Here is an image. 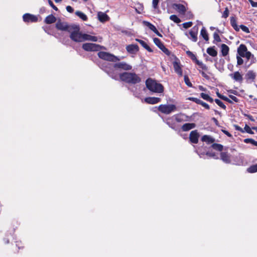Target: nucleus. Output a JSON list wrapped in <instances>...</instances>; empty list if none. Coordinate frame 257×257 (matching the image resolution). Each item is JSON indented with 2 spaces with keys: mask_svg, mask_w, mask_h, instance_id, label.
Masks as SVG:
<instances>
[{
  "mask_svg": "<svg viewBox=\"0 0 257 257\" xmlns=\"http://www.w3.org/2000/svg\"><path fill=\"white\" fill-rule=\"evenodd\" d=\"M200 34L205 41H208L209 37L208 36V33L204 27H203L202 28V29L201 30Z\"/></svg>",
  "mask_w": 257,
  "mask_h": 257,
  "instance_id": "26",
  "label": "nucleus"
},
{
  "mask_svg": "<svg viewBox=\"0 0 257 257\" xmlns=\"http://www.w3.org/2000/svg\"><path fill=\"white\" fill-rule=\"evenodd\" d=\"M242 57H245L246 58L247 60H249V59H250L251 57L253 58V55L251 54V53L249 52V51H247L244 55V56Z\"/></svg>",
  "mask_w": 257,
  "mask_h": 257,
  "instance_id": "40",
  "label": "nucleus"
},
{
  "mask_svg": "<svg viewBox=\"0 0 257 257\" xmlns=\"http://www.w3.org/2000/svg\"><path fill=\"white\" fill-rule=\"evenodd\" d=\"M164 53H165L167 55H170V52L169 50L167 49L165 46H163V47L161 49Z\"/></svg>",
  "mask_w": 257,
  "mask_h": 257,
  "instance_id": "45",
  "label": "nucleus"
},
{
  "mask_svg": "<svg viewBox=\"0 0 257 257\" xmlns=\"http://www.w3.org/2000/svg\"><path fill=\"white\" fill-rule=\"evenodd\" d=\"M23 19L25 22H36L38 21L37 16L30 14H24Z\"/></svg>",
  "mask_w": 257,
  "mask_h": 257,
  "instance_id": "9",
  "label": "nucleus"
},
{
  "mask_svg": "<svg viewBox=\"0 0 257 257\" xmlns=\"http://www.w3.org/2000/svg\"><path fill=\"white\" fill-rule=\"evenodd\" d=\"M184 81L185 84L189 87H192V85L191 82L190 81V80L188 78V77L186 75L184 76Z\"/></svg>",
  "mask_w": 257,
  "mask_h": 257,
  "instance_id": "37",
  "label": "nucleus"
},
{
  "mask_svg": "<svg viewBox=\"0 0 257 257\" xmlns=\"http://www.w3.org/2000/svg\"><path fill=\"white\" fill-rule=\"evenodd\" d=\"M66 10L69 13H72L74 11L73 9L69 6L66 7Z\"/></svg>",
  "mask_w": 257,
  "mask_h": 257,
  "instance_id": "50",
  "label": "nucleus"
},
{
  "mask_svg": "<svg viewBox=\"0 0 257 257\" xmlns=\"http://www.w3.org/2000/svg\"><path fill=\"white\" fill-rule=\"evenodd\" d=\"M236 129L238 131L241 132H243L242 129L241 127H240L239 126H236Z\"/></svg>",
  "mask_w": 257,
  "mask_h": 257,
  "instance_id": "58",
  "label": "nucleus"
},
{
  "mask_svg": "<svg viewBox=\"0 0 257 257\" xmlns=\"http://www.w3.org/2000/svg\"><path fill=\"white\" fill-rule=\"evenodd\" d=\"M56 3H59L62 1V0H54Z\"/></svg>",
  "mask_w": 257,
  "mask_h": 257,
  "instance_id": "62",
  "label": "nucleus"
},
{
  "mask_svg": "<svg viewBox=\"0 0 257 257\" xmlns=\"http://www.w3.org/2000/svg\"><path fill=\"white\" fill-rule=\"evenodd\" d=\"M221 53L223 56H226L229 51V47L225 44H223L221 46Z\"/></svg>",
  "mask_w": 257,
  "mask_h": 257,
  "instance_id": "25",
  "label": "nucleus"
},
{
  "mask_svg": "<svg viewBox=\"0 0 257 257\" xmlns=\"http://www.w3.org/2000/svg\"><path fill=\"white\" fill-rule=\"evenodd\" d=\"M195 127V124L194 123H186L182 126L183 131H188Z\"/></svg>",
  "mask_w": 257,
  "mask_h": 257,
  "instance_id": "20",
  "label": "nucleus"
},
{
  "mask_svg": "<svg viewBox=\"0 0 257 257\" xmlns=\"http://www.w3.org/2000/svg\"><path fill=\"white\" fill-rule=\"evenodd\" d=\"M49 4L55 10L57 11L58 10L57 8L54 5L51 1L49 0Z\"/></svg>",
  "mask_w": 257,
  "mask_h": 257,
  "instance_id": "52",
  "label": "nucleus"
},
{
  "mask_svg": "<svg viewBox=\"0 0 257 257\" xmlns=\"http://www.w3.org/2000/svg\"><path fill=\"white\" fill-rule=\"evenodd\" d=\"M175 118H176V120L177 121H180V119H179L178 118V116L177 115L175 116Z\"/></svg>",
  "mask_w": 257,
  "mask_h": 257,
  "instance_id": "61",
  "label": "nucleus"
},
{
  "mask_svg": "<svg viewBox=\"0 0 257 257\" xmlns=\"http://www.w3.org/2000/svg\"><path fill=\"white\" fill-rule=\"evenodd\" d=\"M247 75L249 78L254 79L255 75L252 71H249L247 73Z\"/></svg>",
  "mask_w": 257,
  "mask_h": 257,
  "instance_id": "46",
  "label": "nucleus"
},
{
  "mask_svg": "<svg viewBox=\"0 0 257 257\" xmlns=\"http://www.w3.org/2000/svg\"><path fill=\"white\" fill-rule=\"evenodd\" d=\"M206 155L209 156V157H213L215 159H217V158H215V153H206Z\"/></svg>",
  "mask_w": 257,
  "mask_h": 257,
  "instance_id": "51",
  "label": "nucleus"
},
{
  "mask_svg": "<svg viewBox=\"0 0 257 257\" xmlns=\"http://www.w3.org/2000/svg\"><path fill=\"white\" fill-rule=\"evenodd\" d=\"M212 147L214 149L219 151H222L223 149V146L220 144H213L212 145Z\"/></svg>",
  "mask_w": 257,
  "mask_h": 257,
  "instance_id": "35",
  "label": "nucleus"
},
{
  "mask_svg": "<svg viewBox=\"0 0 257 257\" xmlns=\"http://www.w3.org/2000/svg\"><path fill=\"white\" fill-rule=\"evenodd\" d=\"M146 85L147 88L153 92L160 93L164 91V86L151 78L146 80Z\"/></svg>",
  "mask_w": 257,
  "mask_h": 257,
  "instance_id": "1",
  "label": "nucleus"
},
{
  "mask_svg": "<svg viewBox=\"0 0 257 257\" xmlns=\"http://www.w3.org/2000/svg\"><path fill=\"white\" fill-rule=\"evenodd\" d=\"M201 96L203 99H204L208 101H209L211 102H212L213 101V98H212L211 97H210L209 95H208L207 94H205L204 93H201Z\"/></svg>",
  "mask_w": 257,
  "mask_h": 257,
  "instance_id": "33",
  "label": "nucleus"
},
{
  "mask_svg": "<svg viewBox=\"0 0 257 257\" xmlns=\"http://www.w3.org/2000/svg\"><path fill=\"white\" fill-rule=\"evenodd\" d=\"M237 64L240 65L243 64V60L240 56H237Z\"/></svg>",
  "mask_w": 257,
  "mask_h": 257,
  "instance_id": "47",
  "label": "nucleus"
},
{
  "mask_svg": "<svg viewBox=\"0 0 257 257\" xmlns=\"http://www.w3.org/2000/svg\"><path fill=\"white\" fill-rule=\"evenodd\" d=\"M221 159L225 163H230V155L226 152H222L220 154Z\"/></svg>",
  "mask_w": 257,
  "mask_h": 257,
  "instance_id": "17",
  "label": "nucleus"
},
{
  "mask_svg": "<svg viewBox=\"0 0 257 257\" xmlns=\"http://www.w3.org/2000/svg\"><path fill=\"white\" fill-rule=\"evenodd\" d=\"M56 21V18L52 15H49L47 16L45 20V22L46 24H50L55 22Z\"/></svg>",
  "mask_w": 257,
  "mask_h": 257,
  "instance_id": "23",
  "label": "nucleus"
},
{
  "mask_svg": "<svg viewBox=\"0 0 257 257\" xmlns=\"http://www.w3.org/2000/svg\"><path fill=\"white\" fill-rule=\"evenodd\" d=\"M247 171L250 173H253L257 172V164L253 165L247 168Z\"/></svg>",
  "mask_w": 257,
  "mask_h": 257,
  "instance_id": "31",
  "label": "nucleus"
},
{
  "mask_svg": "<svg viewBox=\"0 0 257 257\" xmlns=\"http://www.w3.org/2000/svg\"><path fill=\"white\" fill-rule=\"evenodd\" d=\"M82 48L86 51H97L101 49V47L94 43H84L82 45Z\"/></svg>",
  "mask_w": 257,
  "mask_h": 257,
  "instance_id": "6",
  "label": "nucleus"
},
{
  "mask_svg": "<svg viewBox=\"0 0 257 257\" xmlns=\"http://www.w3.org/2000/svg\"><path fill=\"white\" fill-rule=\"evenodd\" d=\"M192 25V23L191 22L184 23L183 24V27L185 29H187L190 27H191Z\"/></svg>",
  "mask_w": 257,
  "mask_h": 257,
  "instance_id": "44",
  "label": "nucleus"
},
{
  "mask_svg": "<svg viewBox=\"0 0 257 257\" xmlns=\"http://www.w3.org/2000/svg\"><path fill=\"white\" fill-rule=\"evenodd\" d=\"M222 131L228 137H231V135L228 132H227V131L223 130Z\"/></svg>",
  "mask_w": 257,
  "mask_h": 257,
  "instance_id": "55",
  "label": "nucleus"
},
{
  "mask_svg": "<svg viewBox=\"0 0 257 257\" xmlns=\"http://www.w3.org/2000/svg\"><path fill=\"white\" fill-rule=\"evenodd\" d=\"M213 38H214V42L216 41L217 42H221V39L220 38V37L217 33L215 32L213 34Z\"/></svg>",
  "mask_w": 257,
  "mask_h": 257,
  "instance_id": "38",
  "label": "nucleus"
},
{
  "mask_svg": "<svg viewBox=\"0 0 257 257\" xmlns=\"http://www.w3.org/2000/svg\"><path fill=\"white\" fill-rule=\"evenodd\" d=\"M172 56L174 58V60L173 62V65L175 72L179 76H182L183 75V72L180 61L178 58H177L174 56L172 55Z\"/></svg>",
  "mask_w": 257,
  "mask_h": 257,
  "instance_id": "7",
  "label": "nucleus"
},
{
  "mask_svg": "<svg viewBox=\"0 0 257 257\" xmlns=\"http://www.w3.org/2000/svg\"><path fill=\"white\" fill-rule=\"evenodd\" d=\"M244 130L246 132L250 134H253V132L251 131V128L249 126L246 124L244 127Z\"/></svg>",
  "mask_w": 257,
  "mask_h": 257,
  "instance_id": "42",
  "label": "nucleus"
},
{
  "mask_svg": "<svg viewBox=\"0 0 257 257\" xmlns=\"http://www.w3.org/2000/svg\"><path fill=\"white\" fill-rule=\"evenodd\" d=\"M215 102L221 108L225 109L226 108L225 105L223 103V102L218 99H215Z\"/></svg>",
  "mask_w": 257,
  "mask_h": 257,
  "instance_id": "39",
  "label": "nucleus"
},
{
  "mask_svg": "<svg viewBox=\"0 0 257 257\" xmlns=\"http://www.w3.org/2000/svg\"><path fill=\"white\" fill-rule=\"evenodd\" d=\"M98 56L100 58L109 61L115 62L119 60L116 56L105 52H98Z\"/></svg>",
  "mask_w": 257,
  "mask_h": 257,
  "instance_id": "5",
  "label": "nucleus"
},
{
  "mask_svg": "<svg viewBox=\"0 0 257 257\" xmlns=\"http://www.w3.org/2000/svg\"><path fill=\"white\" fill-rule=\"evenodd\" d=\"M247 52L246 47L243 44H241L237 49V53L240 57H243Z\"/></svg>",
  "mask_w": 257,
  "mask_h": 257,
  "instance_id": "19",
  "label": "nucleus"
},
{
  "mask_svg": "<svg viewBox=\"0 0 257 257\" xmlns=\"http://www.w3.org/2000/svg\"><path fill=\"white\" fill-rule=\"evenodd\" d=\"M154 32L155 33H156L159 37H162V35L158 32V31L157 30V29H156V30H155L154 31Z\"/></svg>",
  "mask_w": 257,
  "mask_h": 257,
  "instance_id": "56",
  "label": "nucleus"
},
{
  "mask_svg": "<svg viewBox=\"0 0 257 257\" xmlns=\"http://www.w3.org/2000/svg\"><path fill=\"white\" fill-rule=\"evenodd\" d=\"M114 67L121 69L124 70H130L132 68V66L131 65L124 62L115 64L114 65Z\"/></svg>",
  "mask_w": 257,
  "mask_h": 257,
  "instance_id": "10",
  "label": "nucleus"
},
{
  "mask_svg": "<svg viewBox=\"0 0 257 257\" xmlns=\"http://www.w3.org/2000/svg\"><path fill=\"white\" fill-rule=\"evenodd\" d=\"M170 19L176 23H179L180 22H181V20H180V19L176 15H172L170 16Z\"/></svg>",
  "mask_w": 257,
  "mask_h": 257,
  "instance_id": "34",
  "label": "nucleus"
},
{
  "mask_svg": "<svg viewBox=\"0 0 257 257\" xmlns=\"http://www.w3.org/2000/svg\"><path fill=\"white\" fill-rule=\"evenodd\" d=\"M201 140L203 142H205L208 144L213 143L215 141V140L214 138H213L212 137H211L209 136H208V135L203 136L202 137Z\"/></svg>",
  "mask_w": 257,
  "mask_h": 257,
  "instance_id": "21",
  "label": "nucleus"
},
{
  "mask_svg": "<svg viewBox=\"0 0 257 257\" xmlns=\"http://www.w3.org/2000/svg\"><path fill=\"white\" fill-rule=\"evenodd\" d=\"M252 129L256 131L257 132V127H253Z\"/></svg>",
  "mask_w": 257,
  "mask_h": 257,
  "instance_id": "64",
  "label": "nucleus"
},
{
  "mask_svg": "<svg viewBox=\"0 0 257 257\" xmlns=\"http://www.w3.org/2000/svg\"><path fill=\"white\" fill-rule=\"evenodd\" d=\"M189 34L190 35V39H192V40L193 42H196L197 40V33L195 31H190L189 32Z\"/></svg>",
  "mask_w": 257,
  "mask_h": 257,
  "instance_id": "29",
  "label": "nucleus"
},
{
  "mask_svg": "<svg viewBox=\"0 0 257 257\" xmlns=\"http://www.w3.org/2000/svg\"><path fill=\"white\" fill-rule=\"evenodd\" d=\"M189 17H190L189 18H190L191 17H192V14L190 12H189Z\"/></svg>",
  "mask_w": 257,
  "mask_h": 257,
  "instance_id": "63",
  "label": "nucleus"
},
{
  "mask_svg": "<svg viewBox=\"0 0 257 257\" xmlns=\"http://www.w3.org/2000/svg\"><path fill=\"white\" fill-rule=\"evenodd\" d=\"M216 94H217V95L218 96V97L221 99V97H222V96H223V95H221V94H220L219 92H218L216 93Z\"/></svg>",
  "mask_w": 257,
  "mask_h": 257,
  "instance_id": "59",
  "label": "nucleus"
},
{
  "mask_svg": "<svg viewBox=\"0 0 257 257\" xmlns=\"http://www.w3.org/2000/svg\"><path fill=\"white\" fill-rule=\"evenodd\" d=\"M136 41L138 42L145 49L150 52H152L153 50L148 45V44L144 41L136 39Z\"/></svg>",
  "mask_w": 257,
  "mask_h": 257,
  "instance_id": "22",
  "label": "nucleus"
},
{
  "mask_svg": "<svg viewBox=\"0 0 257 257\" xmlns=\"http://www.w3.org/2000/svg\"><path fill=\"white\" fill-rule=\"evenodd\" d=\"M85 41L96 42L98 41V38L95 36H91L86 34H83V42Z\"/></svg>",
  "mask_w": 257,
  "mask_h": 257,
  "instance_id": "18",
  "label": "nucleus"
},
{
  "mask_svg": "<svg viewBox=\"0 0 257 257\" xmlns=\"http://www.w3.org/2000/svg\"><path fill=\"white\" fill-rule=\"evenodd\" d=\"M144 100L147 103L154 104L160 102L161 99L158 97H146Z\"/></svg>",
  "mask_w": 257,
  "mask_h": 257,
  "instance_id": "14",
  "label": "nucleus"
},
{
  "mask_svg": "<svg viewBox=\"0 0 257 257\" xmlns=\"http://www.w3.org/2000/svg\"><path fill=\"white\" fill-rule=\"evenodd\" d=\"M207 53L211 56L215 57L217 55V51L212 47L208 48L207 49Z\"/></svg>",
  "mask_w": 257,
  "mask_h": 257,
  "instance_id": "27",
  "label": "nucleus"
},
{
  "mask_svg": "<svg viewBox=\"0 0 257 257\" xmlns=\"http://www.w3.org/2000/svg\"><path fill=\"white\" fill-rule=\"evenodd\" d=\"M196 63L199 65L200 66V67L202 69H204V70H206L207 69V67L205 65H204L202 62H200L198 60H196Z\"/></svg>",
  "mask_w": 257,
  "mask_h": 257,
  "instance_id": "41",
  "label": "nucleus"
},
{
  "mask_svg": "<svg viewBox=\"0 0 257 257\" xmlns=\"http://www.w3.org/2000/svg\"><path fill=\"white\" fill-rule=\"evenodd\" d=\"M187 53V54H188L189 56H190L191 57V58H192V59H193L194 58H195V55H194V54H193L191 52H190V51H188Z\"/></svg>",
  "mask_w": 257,
  "mask_h": 257,
  "instance_id": "54",
  "label": "nucleus"
},
{
  "mask_svg": "<svg viewBox=\"0 0 257 257\" xmlns=\"http://www.w3.org/2000/svg\"><path fill=\"white\" fill-rule=\"evenodd\" d=\"M70 38L74 41L76 42H83V34L79 32V29L78 27H73V29L71 32Z\"/></svg>",
  "mask_w": 257,
  "mask_h": 257,
  "instance_id": "3",
  "label": "nucleus"
},
{
  "mask_svg": "<svg viewBox=\"0 0 257 257\" xmlns=\"http://www.w3.org/2000/svg\"><path fill=\"white\" fill-rule=\"evenodd\" d=\"M75 14L83 21H86L87 20V16L80 11H76Z\"/></svg>",
  "mask_w": 257,
  "mask_h": 257,
  "instance_id": "28",
  "label": "nucleus"
},
{
  "mask_svg": "<svg viewBox=\"0 0 257 257\" xmlns=\"http://www.w3.org/2000/svg\"><path fill=\"white\" fill-rule=\"evenodd\" d=\"M153 41L154 43L160 49H161L163 46L164 44L161 42L160 39L157 38H155L153 39Z\"/></svg>",
  "mask_w": 257,
  "mask_h": 257,
  "instance_id": "30",
  "label": "nucleus"
},
{
  "mask_svg": "<svg viewBox=\"0 0 257 257\" xmlns=\"http://www.w3.org/2000/svg\"><path fill=\"white\" fill-rule=\"evenodd\" d=\"M199 134L196 130L191 132L189 136L190 142L194 144H197L198 142Z\"/></svg>",
  "mask_w": 257,
  "mask_h": 257,
  "instance_id": "11",
  "label": "nucleus"
},
{
  "mask_svg": "<svg viewBox=\"0 0 257 257\" xmlns=\"http://www.w3.org/2000/svg\"><path fill=\"white\" fill-rule=\"evenodd\" d=\"M159 2V0H153L152 5L154 9H156L157 8Z\"/></svg>",
  "mask_w": 257,
  "mask_h": 257,
  "instance_id": "48",
  "label": "nucleus"
},
{
  "mask_svg": "<svg viewBox=\"0 0 257 257\" xmlns=\"http://www.w3.org/2000/svg\"><path fill=\"white\" fill-rule=\"evenodd\" d=\"M229 15V11L227 8H226L223 13L222 14V17L224 18H226L228 17Z\"/></svg>",
  "mask_w": 257,
  "mask_h": 257,
  "instance_id": "43",
  "label": "nucleus"
},
{
  "mask_svg": "<svg viewBox=\"0 0 257 257\" xmlns=\"http://www.w3.org/2000/svg\"><path fill=\"white\" fill-rule=\"evenodd\" d=\"M143 23L144 25H145L146 26L148 27L150 30H151L153 32L155 30H156V28L155 27V26H154L151 23H150V22H147V21H143Z\"/></svg>",
  "mask_w": 257,
  "mask_h": 257,
  "instance_id": "32",
  "label": "nucleus"
},
{
  "mask_svg": "<svg viewBox=\"0 0 257 257\" xmlns=\"http://www.w3.org/2000/svg\"><path fill=\"white\" fill-rule=\"evenodd\" d=\"M229 97L232 100H233L235 102H238V99L236 97L233 96V95H229Z\"/></svg>",
  "mask_w": 257,
  "mask_h": 257,
  "instance_id": "53",
  "label": "nucleus"
},
{
  "mask_svg": "<svg viewBox=\"0 0 257 257\" xmlns=\"http://www.w3.org/2000/svg\"><path fill=\"white\" fill-rule=\"evenodd\" d=\"M173 7L180 14H184L186 11V8L185 6L180 4H174Z\"/></svg>",
  "mask_w": 257,
  "mask_h": 257,
  "instance_id": "12",
  "label": "nucleus"
},
{
  "mask_svg": "<svg viewBox=\"0 0 257 257\" xmlns=\"http://www.w3.org/2000/svg\"><path fill=\"white\" fill-rule=\"evenodd\" d=\"M252 7H257V2H254L252 0H248Z\"/></svg>",
  "mask_w": 257,
  "mask_h": 257,
  "instance_id": "49",
  "label": "nucleus"
},
{
  "mask_svg": "<svg viewBox=\"0 0 257 257\" xmlns=\"http://www.w3.org/2000/svg\"><path fill=\"white\" fill-rule=\"evenodd\" d=\"M126 50L130 54H136L139 51V47L136 44H131L126 46Z\"/></svg>",
  "mask_w": 257,
  "mask_h": 257,
  "instance_id": "13",
  "label": "nucleus"
},
{
  "mask_svg": "<svg viewBox=\"0 0 257 257\" xmlns=\"http://www.w3.org/2000/svg\"><path fill=\"white\" fill-rule=\"evenodd\" d=\"M189 99L193 100L194 101H195L197 103L200 104L202 106H203V107H204L205 108H206L207 109H209V105L208 104H207L206 103L202 101L201 100L197 99V98H190Z\"/></svg>",
  "mask_w": 257,
  "mask_h": 257,
  "instance_id": "24",
  "label": "nucleus"
},
{
  "mask_svg": "<svg viewBox=\"0 0 257 257\" xmlns=\"http://www.w3.org/2000/svg\"><path fill=\"white\" fill-rule=\"evenodd\" d=\"M97 18L101 22H105L109 20V17L104 13L99 12L97 13Z\"/></svg>",
  "mask_w": 257,
  "mask_h": 257,
  "instance_id": "15",
  "label": "nucleus"
},
{
  "mask_svg": "<svg viewBox=\"0 0 257 257\" xmlns=\"http://www.w3.org/2000/svg\"><path fill=\"white\" fill-rule=\"evenodd\" d=\"M177 107L174 104H161L158 107V109L165 114H170L176 110Z\"/></svg>",
  "mask_w": 257,
  "mask_h": 257,
  "instance_id": "4",
  "label": "nucleus"
},
{
  "mask_svg": "<svg viewBox=\"0 0 257 257\" xmlns=\"http://www.w3.org/2000/svg\"><path fill=\"white\" fill-rule=\"evenodd\" d=\"M120 79L127 83L136 84L141 81L140 77L135 73L124 72L119 75Z\"/></svg>",
  "mask_w": 257,
  "mask_h": 257,
  "instance_id": "2",
  "label": "nucleus"
},
{
  "mask_svg": "<svg viewBox=\"0 0 257 257\" xmlns=\"http://www.w3.org/2000/svg\"><path fill=\"white\" fill-rule=\"evenodd\" d=\"M230 77L233 79L235 81L238 82H241L242 80V76L241 74L238 72H235L233 73L230 74L229 75Z\"/></svg>",
  "mask_w": 257,
  "mask_h": 257,
  "instance_id": "16",
  "label": "nucleus"
},
{
  "mask_svg": "<svg viewBox=\"0 0 257 257\" xmlns=\"http://www.w3.org/2000/svg\"><path fill=\"white\" fill-rule=\"evenodd\" d=\"M248 117H249V119L251 121H254V119L252 118V116H249Z\"/></svg>",
  "mask_w": 257,
  "mask_h": 257,
  "instance_id": "60",
  "label": "nucleus"
},
{
  "mask_svg": "<svg viewBox=\"0 0 257 257\" xmlns=\"http://www.w3.org/2000/svg\"><path fill=\"white\" fill-rule=\"evenodd\" d=\"M56 27L57 29L61 31H67L69 32H71L73 29V27L69 26L65 22H62L61 20H58L56 24Z\"/></svg>",
  "mask_w": 257,
  "mask_h": 257,
  "instance_id": "8",
  "label": "nucleus"
},
{
  "mask_svg": "<svg viewBox=\"0 0 257 257\" xmlns=\"http://www.w3.org/2000/svg\"><path fill=\"white\" fill-rule=\"evenodd\" d=\"M221 99H223V100H224L225 101H227L229 99L227 97H226L225 96H223V95L222 96V97H221Z\"/></svg>",
  "mask_w": 257,
  "mask_h": 257,
  "instance_id": "57",
  "label": "nucleus"
},
{
  "mask_svg": "<svg viewBox=\"0 0 257 257\" xmlns=\"http://www.w3.org/2000/svg\"><path fill=\"white\" fill-rule=\"evenodd\" d=\"M244 142L245 143H250L253 146H257V141H255L252 139H245L244 140Z\"/></svg>",
  "mask_w": 257,
  "mask_h": 257,
  "instance_id": "36",
  "label": "nucleus"
}]
</instances>
